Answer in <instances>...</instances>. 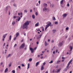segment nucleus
<instances>
[{"instance_id":"nucleus-1","label":"nucleus","mask_w":73,"mask_h":73,"mask_svg":"<svg viewBox=\"0 0 73 73\" xmlns=\"http://www.w3.org/2000/svg\"><path fill=\"white\" fill-rule=\"evenodd\" d=\"M31 21H27L25 23L23 26V29H27L28 28V25H29V23H31Z\"/></svg>"},{"instance_id":"nucleus-2","label":"nucleus","mask_w":73,"mask_h":73,"mask_svg":"<svg viewBox=\"0 0 73 73\" xmlns=\"http://www.w3.org/2000/svg\"><path fill=\"white\" fill-rule=\"evenodd\" d=\"M52 27V24H51V23L50 22L49 23L47 24L46 25V27L45 28V30H46L47 28L49 27Z\"/></svg>"},{"instance_id":"nucleus-3","label":"nucleus","mask_w":73,"mask_h":73,"mask_svg":"<svg viewBox=\"0 0 73 73\" xmlns=\"http://www.w3.org/2000/svg\"><path fill=\"white\" fill-rule=\"evenodd\" d=\"M49 9H48L45 7L43 9V12H49Z\"/></svg>"},{"instance_id":"nucleus-4","label":"nucleus","mask_w":73,"mask_h":73,"mask_svg":"<svg viewBox=\"0 0 73 73\" xmlns=\"http://www.w3.org/2000/svg\"><path fill=\"white\" fill-rule=\"evenodd\" d=\"M38 36H37L36 37V38L37 40H38L40 41V38H41L42 36V34L38 35Z\"/></svg>"},{"instance_id":"nucleus-5","label":"nucleus","mask_w":73,"mask_h":73,"mask_svg":"<svg viewBox=\"0 0 73 73\" xmlns=\"http://www.w3.org/2000/svg\"><path fill=\"white\" fill-rule=\"evenodd\" d=\"M6 36H7V34H6L5 35H3L2 40L3 41H4V39L5 38V37H6Z\"/></svg>"},{"instance_id":"nucleus-6","label":"nucleus","mask_w":73,"mask_h":73,"mask_svg":"<svg viewBox=\"0 0 73 73\" xmlns=\"http://www.w3.org/2000/svg\"><path fill=\"white\" fill-rule=\"evenodd\" d=\"M25 43H23L22 44H21V45L20 48V49H22L24 48V47H25Z\"/></svg>"},{"instance_id":"nucleus-7","label":"nucleus","mask_w":73,"mask_h":73,"mask_svg":"<svg viewBox=\"0 0 73 73\" xmlns=\"http://www.w3.org/2000/svg\"><path fill=\"white\" fill-rule=\"evenodd\" d=\"M66 16H67V13L64 14L62 15L63 18H65Z\"/></svg>"},{"instance_id":"nucleus-8","label":"nucleus","mask_w":73,"mask_h":73,"mask_svg":"<svg viewBox=\"0 0 73 73\" xmlns=\"http://www.w3.org/2000/svg\"><path fill=\"white\" fill-rule=\"evenodd\" d=\"M30 50L31 51V53H33V52H34V50H33V49L32 48H30Z\"/></svg>"},{"instance_id":"nucleus-9","label":"nucleus","mask_w":73,"mask_h":73,"mask_svg":"<svg viewBox=\"0 0 73 73\" xmlns=\"http://www.w3.org/2000/svg\"><path fill=\"white\" fill-rule=\"evenodd\" d=\"M62 45H63V43L62 42H60L59 43V45L60 46H62Z\"/></svg>"},{"instance_id":"nucleus-10","label":"nucleus","mask_w":73,"mask_h":73,"mask_svg":"<svg viewBox=\"0 0 73 73\" xmlns=\"http://www.w3.org/2000/svg\"><path fill=\"white\" fill-rule=\"evenodd\" d=\"M70 48V51L71 52L72 51V50L73 49V47H72V46H69Z\"/></svg>"},{"instance_id":"nucleus-11","label":"nucleus","mask_w":73,"mask_h":73,"mask_svg":"<svg viewBox=\"0 0 73 73\" xmlns=\"http://www.w3.org/2000/svg\"><path fill=\"white\" fill-rule=\"evenodd\" d=\"M44 66H42L41 67V70H43L44 69Z\"/></svg>"},{"instance_id":"nucleus-12","label":"nucleus","mask_w":73,"mask_h":73,"mask_svg":"<svg viewBox=\"0 0 73 73\" xmlns=\"http://www.w3.org/2000/svg\"><path fill=\"white\" fill-rule=\"evenodd\" d=\"M56 32V29H53L52 30V33H55Z\"/></svg>"},{"instance_id":"nucleus-13","label":"nucleus","mask_w":73,"mask_h":73,"mask_svg":"<svg viewBox=\"0 0 73 73\" xmlns=\"http://www.w3.org/2000/svg\"><path fill=\"white\" fill-rule=\"evenodd\" d=\"M54 6V5L53 4H51L50 5V7L51 8H53V6Z\"/></svg>"},{"instance_id":"nucleus-14","label":"nucleus","mask_w":73,"mask_h":73,"mask_svg":"<svg viewBox=\"0 0 73 73\" xmlns=\"http://www.w3.org/2000/svg\"><path fill=\"white\" fill-rule=\"evenodd\" d=\"M8 7H6V9H5V11L6 12V13H7V12L8 11Z\"/></svg>"},{"instance_id":"nucleus-15","label":"nucleus","mask_w":73,"mask_h":73,"mask_svg":"<svg viewBox=\"0 0 73 73\" xmlns=\"http://www.w3.org/2000/svg\"><path fill=\"white\" fill-rule=\"evenodd\" d=\"M72 60H73L72 59H71V60L68 62V64L70 65V64H71V63L72 62Z\"/></svg>"},{"instance_id":"nucleus-16","label":"nucleus","mask_w":73,"mask_h":73,"mask_svg":"<svg viewBox=\"0 0 73 73\" xmlns=\"http://www.w3.org/2000/svg\"><path fill=\"white\" fill-rule=\"evenodd\" d=\"M30 66V64H29V63H28L27 69H28L29 68Z\"/></svg>"},{"instance_id":"nucleus-17","label":"nucleus","mask_w":73,"mask_h":73,"mask_svg":"<svg viewBox=\"0 0 73 73\" xmlns=\"http://www.w3.org/2000/svg\"><path fill=\"white\" fill-rule=\"evenodd\" d=\"M69 65H70V64H68L67 66V67H66L67 69H68L69 68V67L68 68L69 66Z\"/></svg>"},{"instance_id":"nucleus-18","label":"nucleus","mask_w":73,"mask_h":73,"mask_svg":"<svg viewBox=\"0 0 73 73\" xmlns=\"http://www.w3.org/2000/svg\"><path fill=\"white\" fill-rule=\"evenodd\" d=\"M39 24V23H38V22L37 23L35 24V27H38V26Z\"/></svg>"},{"instance_id":"nucleus-19","label":"nucleus","mask_w":73,"mask_h":73,"mask_svg":"<svg viewBox=\"0 0 73 73\" xmlns=\"http://www.w3.org/2000/svg\"><path fill=\"white\" fill-rule=\"evenodd\" d=\"M19 33H17L16 34V37H18V36H19Z\"/></svg>"},{"instance_id":"nucleus-20","label":"nucleus","mask_w":73,"mask_h":73,"mask_svg":"<svg viewBox=\"0 0 73 73\" xmlns=\"http://www.w3.org/2000/svg\"><path fill=\"white\" fill-rule=\"evenodd\" d=\"M8 68H7L5 70V72L6 73V72H8Z\"/></svg>"},{"instance_id":"nucleus-21","label":"nucleus","mask_w":73,"mask_h":73,"mask_svg":"<svg viewBox=\"0 0 73 73\" xmlns=\"http://www.w3.org/2000/svg\"><path fill=\"white\" fill-rule=\"evenodd\" d=\"M60 62H61V60H58L57 61L56 64H59Z\"/></svg>"},{"instance_id":"nucleus-22","label":"nucleus","mask_w":73,"mask_h":73,"mask_svg":"<svg viewBox=\"0 0 73 73\" xmlns=\"http://www.w3.org/2000/svg\"><path fill=\"white\" fill-rule=\"evenodd\" d=\"M44 7H47V6H48V5H47V4L45 3H44Z\"/></svg>"},{"instance_id":"nucleus-23","label":"nucleus","mask_w":73,"mask_h":73,"mask_svg":"<svg viewBox=\"0 0 73 73\" xmlns=\"http://www.w3.org/2000/svg\"><path fill=\"white\" fill-rule=\"evenodd\" d=\"M44 45L45 46H47V43H46V41L44 42Z\"/></svg>"},{"instance_id":"nucleus-24","label":"nucleus","mask_w":73,"mask_h":73,"mask_svg":"<svg viewBox=\"0 0 73 73\" xmlns=\"http://www.w3.org/2000/svg\"><path fill=\"white\" fill-rule=\"evenodd\" d=\"M38 64H39V62H37L36 64V66H38Z\"/></svg>"},{"instance_id":"nucleus-25","label":"nucleus","mask_w":73,"mask_h":73,"mask_svg":"<svg viewBox=\"0 0 73 73\" xmlns=\"http://www.w3.org/2000/svg\"><path fill=\"white\" fill-rule=\"evenodd\" d=\"M11 38H12V36L10 35L9 36V39L10 41H11Z\"/></svg>"},{"instance_id":"nucleus-26","label":"nucleus","mask_w":73,"mask_h":73,"mask_svg":"<svg viewBox=\"0 0 73 73\" xmlns=\"http://www.w3.org/2000/svg\"><path fill=\"white\" fill-rule=\"evenodd\" d=\"M64 2V0H62L61 1H60V4L62 5V4H63V2Z\"/></svg>"},{"instance_id":"nucleus-27","label":"nucleus","mask_w":73,"mask_h":73,"mask_svg":"<svg viewBox=\"0 0 73 73\" xmlns=\"http://www.w3.org/2000/svg\"><path fill=\"white\" fill-rule=\"evenodd\" d=\"M32 17L33 19H35V15H32Z\"/></svg>"},{"instance_id":"nucleus-28","label":"nucleus","mask_w":73,"mask_h":73,"mask_svg":"<svg viewBox=\"0 0 73 73\" xmlns=\"http://www.w3.org/2000/svg\"><path fill=\"white\" fill-rule=\"evenodd\" d=\"M15 21H13L12 23V25H15Z\"/></svg>"},{"instance_id":"nucleus-29","label":"nucleus","mask_w":73,"mask_h":73,"mask_svg":"<svg viewBox=\"0 0 73 73\" xmlns=\"http://www.w3.org/2000/svg\"><path fill=\"white\" fill-rule=\"evenodd\" d=\"M52 20H56V18H55V17H52Z\"/></svg>"},{"instance_id":"nucleus-30","label":"nucleus","mask_w":73,"mask_h":73,"mask_svg":"<svg viewBox=\"0 0 73 73\" xmlns=\"http://www.w3.org/2000/svg\"><path fill=\"white\" fill-rule=\"evenodd\" d=\"M54 24H55L57 25V24H58V22L57 21H55L54 22Z\"/></svg>"},{"instance_id":"nucleus-31","label":"nucleus","mask_w":73,"mask_h":73,"mask_svg":"<svg viewBox=\"0 0 73 73\" xmlns=\"http://www.w3.org/2000/svg\"><path fill=\"white\" fill-rule=\"evenodd\" d=\"M32 59L31 58H30L29 59V61L30 62H31V61H32Z\"/></svg>"},{"instance_id":"nucleus-32","label":"nucleus","mask_w":73,"mask_h":73,"mask_svg":"<svg viewBox=\"0 0 73 73\" xmlns=\"http://www.w3.org/2000/svg\"><path fill=\"white\" fill-rule=\"evenodd\" d=\"M12 65V63H10V64L9 65V67H10V66H11V65Z\"/></svg>"},{"instance_id":"nucleus-33","label":"nucleus","mask_w":73,"mask_h":73,"mask_svg":"<svg viewBox=\"0 0 73 73\" xmlns=\"http://www.w3.org/2000/svg\"><path fill=\"white\" fill-rule=\"evenodd\" d=\"M20 19H21V18L20 17H19V19H17L18 21H19Z\"/></svg>"},{"instance_id":"nucleus-34","label":"nucleus","mask_w":73,"mask_h":73,"mask_svg":"<svg viewBox=\"0 0 73 73\" xmlns=\"http://www.w3.org/2000/svg\"><path fill=\"white\" fill-rule=\"evenodd\" d=\"M53 60H51L50 62H49V64H52V63H53Z\"/></svg>"},{"instance_id":"nucleus-35","label":"nucleus","mask_w":73,"mask_h":73,"mask_svg":"<svg viewBox=\"0 0 73 73\" xmlns=\"http://www.w3.org/2000/svg\"><path fill=\"white\" fill-rule=\"evenodd\" d=\"M11 56V54H9L7 56V58H8V57H10Z\"/></svg>"},{"instance_id":"nucleus-36","label":"nucleus","mask_w":73,"mask_h":73,"mask_svg":"<svg viewBox=\"0 0 73 73\" xmlns=\"http://www.w3.org/2000/svg\"><path fill=\"white\" fill-rule=\"evenodd\" d=\"M46 64V63L45 62H44V63H43V65H42V66H44V65H45V64Z\"/></svg>"},{"instance_id":"nucleus-37","label":"nucleus","mask_w":73,"mask_h":73,"mask_svg":"<svg viewBox=\"0 0 73 73\" xmlns=\"http://www.w3.org/2000/svg\"><path fill=\"white\" fill-rule=\"evenodd\" d=\"M21 65L22 66H23V67L25 66V65H24V64H21Z\"/></svg>"},{"instance_id":"nucleus-38","label":"nucleus","mask_w":73,"mask_h":73,"mask_svg":"<svg viewBox=\"0 0 73 73\" xmlns=\"http://www.w3.org/2000/svg\"><path fill=\"white\" fill-rule=\"evenodd\" d=\"M35 15L36 16H37V15H38V13H37V12H36Z\"/></svg>"},{"instance_id":"nucleus-39","label":"nucleus","mask_w":73,"mask_h":73,"mask_svg":"<svg viewBox=\"0 0 73 73\" xmlns=\"http://www.w3.org/2000/svg\"><path fill=\"white\" fill-rule=\"evenodd\" d=\"M68 29H69V27H66V31H68Z\"/></svg>"},{"instance_id":"nucleus-40","label":"nucleus","mask_w":73,"mask_h":73,"mask_svg":"<svg viewBox=\"0 0 73 73\" xmlns=\"http://www.w3.org/2000/svg\"><path fill=\"white\" fill-rule=\"evenodd\" d=\"M36 49H37V47H35L33 49L34 50H36Z\"/></svg>"},{"instance_id":"nucleus-41","label":"nucleus","mask_w":73,"mask_h":73,"mask_svg":"<svg viewBox=\"0 0 73 73\" xmlns=\"http://www.w3.org/2000/svg\"><path fill=\"white\" fill-rule=\"evenodd\" d=\"M16 17H16V16H14L13 18V19H16Z\"/></svg>"},{"instance_id":"nucleus-42","label":"nucleus","mask_w":73,"mask_h":73,"mask_svg":"<svg viewBox=\"0 0 73 73\" xmlns=\"http://www.w3.org/2000/svg\"><path fill=\"white\" fill-rule=\"evenodd\" d=\"M12 72L13 73H15V71L14 70H13V71H12Z\"/></svg>"},{"instance_id":"nucleus-43","label":"nucleus","mask_w":73,"mask_h":73,"mask_svg":"<svg viewBox=\"0 0 73 73\" xmlns=\"http://www.w3.org/2000/svg\"><path fill=\"white\" fill-rule=\"evenodd\" d=\"M11 15V13L10 12V11H9V15Z\"/></svg>"},{"instance_id":"nucleus-44","label":"nucleus","mask_w":73,"mask_h":73,"mask_svg":"<svg viewBox=\"0 0 73 73\" xmlns=\"http://www.w3.org/2000/svg\"><path fill=\"white\" fill-rule=\"evenodd\" d=\"M57 72H60V70L58 69V70L57 71Z\"/></svg>"},{"instance_id":"nucleus-45","label":"nucleus","mask_w":73,"mask_h":73,"mask_svg":"<svg viewBox=\"0 0 73 73\" xmlns=\"http://www.w3.org/2000/svg\"><path fill=\"white\" fill-rule=\"evenodd\" d=\"M18 67L19 68V69H21V66H18Z\"/></svg>"},{"instance_id":"nucleus-46","label":"nucleus","mask_w":73,"mask_h":73,"mask_svg":"<svg viewBox=\"0 0 73 73\" xmlns=\"http://www.w3.org/2000/svg\"><path fill=\"white\" fill-rule=\"evenodd\" d=\"M27 48V46L25 47V50H26Z\"/></svg>"},{"instance_id":"nucleus-47","label":"nucleus","mask_w":73,"mask_h":73,"mask_svg":"<svg viewBox=\"0 0 73 73\" xmlns=\"http://www.w3.org/2000/svg\"><path fill=\"white\" fill-rule=\"evenodd\" d=\"M16 37H15L14 38V40H15L16 39Z\"/></svg>"},{"instance_id":"nucleus-48","label":"nucleus","mask_w":73,"mask_h":73,"mask_svg":"<svg viewBox=\"0 0 73 73\" xmlns=\"http://www.w3.org/2000/svg\"><path fill=\"white\" fill-rule=\"evenodd\" d=\"M13 6H14V7H16V5L15 4H14Z\"/></svg>"},{"instance_id":"nucleus-49","label":"nucleus","mask_w":73,"mask_h":73,"mask_svg":"<svg viewBox=\"0 0 73 73\" xmlns=\"http://www.w3.org/2000/svg\"><path fill=\"white\" fill-rule=\"evenodd\" d=\"M17 46V44H15L14 45V47H15V46Z\"/></svg>"},{"instance_id":"nucleus-50","label":"nucleus","mask_w":73,"mask_h":73,"mask_svg":"<svg viewBox=\"0 0 73 73\" xmlns=\"http://www.w3.org/2000/svg\"><path fill=\"white\" fill-rule=\"evenodd\" d=\"M62 59L64 60V59H65V58L64 57H62Z\"/></svg>"},{"instance_id":"nucleus-51","label":"nucleus","mask_w":73,"mask_h":73,"mask_svg":"<svg viewBox=\"0 0 73 73\" xmlns=\"http://www.w3.org/2000/svg\"><path fill=\"white\" fill-rule=\"evenodd\" d=\"M24 12H26V13H27V10H25Z\"/></svg>"},{"instance_id":"nucleus-52","label":"nucleus","mask_w":73,"mask_h":73,"mask_svg":"<svg viewBox=\"0 0 73 73\" xmlns=\"http://www.w3.org/2000/svg\"><path fill=\"white\" fill-rule=\"evenodd\" d=\"M67 5V7H69V4L68 3Z\"/></svg>"},{"instance_id":"nucleus-53","label":"nucleus","mask_w":73,"mask_h":73,"mask_svg":"<svg viewBox=\"0 0 73 73\" xmlns=\"http://www.w3.org/2000/svg\"><path fill=\"white\" fill-rule=\"evenodd\" d=\"M5 45V43H4L3 45V46H4Z\"/></svg>"},{"instance_id":"nucleus-54","label":"nucleus","mask_w":73,"mask_h":73,"mask_svg":"<svg viewBox=\"0 0 73 73\" xmlns=\"http://www.w3.org/2000/svg\"><path fill=\"white\" fill-rule=\"evenodd\" d=\"M32 12V9H31L30 10V12Z\"/></svg>"},{"instance_id":"nucleus-55","label":"nucleus","mask_w":73,"mask_h":73,"mask_svg":"<svg viewBox=\"0 0 73 73\" xmlns=\"http://www.w3.org/2000/svg\"><path fill=\"white\" fill-rule=\"evenodd\" d=\"M53 54H55V51H54L53 52Z\"/></svg>"},{"instance_id":"nucleus-56","label":"nucleus","mask_w":73,"mask_h":73,"mask_svg":"<svg viewBox=\"0 0 73 73\" xmlns=\"http://www.w3.org/2000/svg\"><path fill=\"white\" fill-rule=\"evenodd\" d=\"M23 15V13L22 12H21L20 13V15Z\"/></svg>"},{"instance_id":"nucleus-57","label":"nucleus","mask_w":73,"mask_h":73,"mask_svg":"<svg viewBox=\"0 0 73 73\" xmlns=\"http://www.w3.org/2000/svg\"><path fill=\"white\" fill-rule=\"evenodd\" d=\"M37 56L38 57H40V55H38Z\"/></svg>"},{"instance_id":"nucleus-58","label":"nucleus","mask_w":73,"mask_h":73,"mask_svg":"<svg viewBox=\"0 0 73 73\" xmlns=\"http://www.w3.org/2000/svg\"><path fill=\"white\" fill-rule=\"evenodd\" d=\"M70 39H71V38H69L68 39V40H70Z\"/></svg>"},{"instance_id":"nucleus-59","label":"nucleus","mask_w":73,"mask_h":73,"mask_svg":"<svg viewBox=\"0 0 73 73\" xmlns=\"http://www.w3.org/2000/svg\"><path fill=\"white\" fill-rule=\"evenodd\" d=\"M3 62H1V65H3Z\"/></svg>"},{"instance_id":"nucleus-60","label":"nucleus","mask_w":73,"mask_h":73,"mask_svg":"<svg viewBox=\"0 0 73 73\" xmlns=\"http://www.w3.org/2000/svg\"><path fill=\"white\" fill-rule=\"evenodd\" d=\"M53 42H54V41H53V40H52L51 41L52 43H53Z\"/></svg>"},{"instance_id":"nucleus-61","label":"nucleus","mask_w":73,"mask_h":73,"mask_svg":"<svg viewBox=\"0 0 73 73\" xmlns=\"http://www.w3.org/2000/svg\"><path fill=\"white\" fill-rule=\"evenodd\" d=\"M42 31H44V28L42 29Z\"/></svg>"},{"instance_id":"nucleus-62","label":"nucleus","mask_w":73,"mask_h":73,"mask_svg":"<svg viewBox=\"0 0 73 73\" xmlns=\"http://www.w3.org/2000/svg\"><path fill=\"white\" fill-rule=\"evenodd\" d=\"M40 1H38V3H39V4H40Z\"/></svg>"},{"instance_id":"nucleus-63","label":"nucleus","mask_w":73,"mask_h":73,"mask_svg":"<svg viewBox=\"0 0 73 73\" xmlns=\"http://www.w3.org/2000/svg\"><path fill=\"white\" fill-rule=\"evenodd\" d=\"M44 52H45V51H43L42 52V53H44Z\"/></svg>"},{"instance_id":"nucleus-64","label":"nucleus","mask_w":73,"mask_h":73,"mask_svg":"<svg viewBox=\"0 0 73 73\" xmlns=\"http://www.w3.org/2000/svg\"><path fill=\"white\" fill-rule=\"evenodd\" d=\"M45 73H48V71H46L45 72Z\"/></svg>"}]
</instances>
